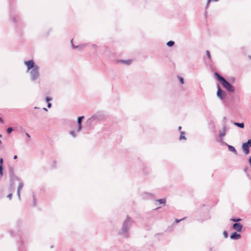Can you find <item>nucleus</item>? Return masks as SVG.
<instances>
[{
    "label": "nucleus",
    "instance_id": "nucleus-22",
    "mask_svg": "<svg viewBox=\"0 0 251 251\" xmlns=\"http://www.w3.org/2000/svg\"><path fill=\"white\" fill-rule=\"evenodd\" d=\"M13 129L12 127H8L7 129V132L8 134H10L11 133V132L12 131H13Z\"/></svg>",
    "mask_w": 251,
    "mask_h": 251
},
{
    "label": "nucleus",
    "instance_id": "nucleus-16",
    "mask_svg": "<svg viewBox=\"0 0 251 251\" xmlns=\"http://www.w3.org/2000/svg\"><path fill=\"white\" fill-rule=\"evenodd\" d=\"M76 132H77L76 131L72 130L69 133L73 138H75L76 137Z\"/></svg>",
    "mask_w": 251,
    "mask_h": 251
},
{
    "label": "nucleus",
    "instance_id": "nucleus-18",
    "mask_svg": "<svg viewBox=\"0 0 251 251\" xmlns=\"http://www.w3.org/2000/svg\"><path fill=\"white\" fill-rule=\"evenodd\" d=\"M175 44V42L173 41H170L167 43V45L168 47H172Z\"/></svg>",
    "mask_w": 251,
    "mask_h": 251
},
{
    "label": "nucleus",
    "instance_id": "nucleus-36",
    "mask_svg": "<svg viewBox=\"0 0 251 251\" xmlns=\"http://www.w3.org/2000/svg\"><path fill=\"white\" fill-rule=\"evenodd\" d=\"M249 162L250 163V165H251V156L250 157V158L249 159Z\"/></svg>",
    "mask_w": 251,
    "mask_h": 251
},
{
    "label": "nucleus",
    "instance_id": "nucleus-25",
    "mask_svg": "<svg viewBox=\"0 0 251 251\" xmlns=\"http://www.w3.org/2000/svg\"><path fill=\"white\" fill-rule=\"evenodd\" d=\"M223 235H224V236L225 238H227L228 237V233H227V232L226 231H224L223 232Z\"/></svg>",
    "mask_w": 251,
    "mask_h": 251
},
{
    "label": "nucleus",
    "instance_id": "nucleus-20",
    "mask_svg": "<svg viewBox=\"0 0 251 251\" xmlns=\"http://www.w3.org/2000/svg\"><path fill=\"white\" fill-rule=\"evenodd\" d=\"M121 62H122V63H124L125 64H126L127 65L130 64V63H131V61L129 60H121Z\"/></svg>",
    "mask_w": 251,
    "mask_h": 251
},
{
    "label": "nucleus",
    "instance_id": "nucleus-15",
    "mask_svg": "<svg viewBox=\"0 0 251 251\" xmlns=\"http://www.w3.org/2000/svg\"><path fill=\"white\" fill-rule=\"evenodd\" d=\"M184 134H185V133L183 131H181L180 132V137H179V140H182V139L186 140V139L185 136H184Z\"/></svg>",
    "mask_w": 251,
    "mask_h": 251
},
{
    "label": "nucleus",
    "instance_id": "nucleus-12",
    "mask_svg": "<svg viewBox=\"0 0 251 251\" xmlns=\"http://www.w3.org/2000/svg\"><path fill=\"white\" fill-rule=\"evenodd\" d=\"M98 118V116L97 115H94L88 120V122H89L90 124H91L94 121L97 120Z\"/></svg>",
    "mask_w": 251,
    "mask_h": 251
},
{
    "label": "nucleus",
    "instance_id": "nucleus-4",
    "mask_svg": "<svg viewBox=\"0 0 251 251\" xmlns=\"http://www.w3.org/2000/svg\"><path fill=\"white\" fill-rule=\"evenodd\" d=\"M251 147V139L248 140V141L243 143L242 145V149L244 152L245 154H248L250 152V147Z\"/></svg>",
    "mask_w": 251,
    "mask_h": 251
},
{
    "label": "nucleus",
    "instance_id": "nucleus-43",
    "mask_svg": "<svg viewBox=\"0 0 251 251\" xmlns=\"http://www.w3.org/2000/svg\"><path fill=\"white\" fill-rule=\"evenodd\" d=\"M1 143V141L0 140V144Z\"/></svg>",
    "mask_w": 251,
    "mask_h": 251
},
{
    "label": "nucleus",
    "instance_id": "nucleus-29",
    "mask_svg": "<svg viewBox=\"0 0 251 251\" xmlns=\"http://www.w3.org/2000/svg\"><path fill=\"white\" fill-rule=\"evenodd\" d=\"M97 48H98V46H97L96 45H95V44H93V45H92V48L93 49H95H95H96Z\"/></svg>",
    "mask_w": 251,
    "mask_h": 251
},
{
    "label": "nucleus",
    "instance_id": "nucleus-27",
    "mask_svg": "<svg viewBox=\"0 0 251 251\" xmlns=\"http://www.w3.org/2000/svg\"><path fill=\"white\" fill-rule=\"evenodd\" d=\"M52 100V99L50 97H46V100L47 102L49 103V102Z\"/></svg>",
    "mask_w": 251,
    "mask_h": 251
},
{
    "label": "nucleus",
    "instance_id": "nucleus-26",
    "mask_svg": "<svg viewBox=\"0 0 251 251\" xmlns=\"http://www.w3.org/2000/svg\"><path fill=\"white\" fill-rule=\"evenodd\" d=\"M206 55H207V57H208V58L210 59L211 56H210V52L208 50H206Z\"/></svg>",
    "mask_w": 251,
    "mask_h": 251
},
{
    "label": "nucleus",
    "instance_id": "nucleus-39",
    "mask_svg": "<svg viewBox=\"0 0 251 251\" xmlns=\"http://www.w3.org/2000/svg\"><path fill=\"white\" fill-rule=\"evenodd\" d=\"M26 135L29 138L30 137V135L27 133H26Z\"/></svg>",
    "mask_w": 251,
    "mask_h": 251
},
{
    "label": "nucleus",
    "instance_id": "nucleus-10",
    "mask_svg": "<svg viewBox=\"0 0 251 251\" xmlns=\"http://www.w3.org/2000/svg\"><path fill=\"white\" fill-rule=\"evenodd\" d=\"M71 44H72V48L74 49L79 48L80 50H81V49L84 48L86 46V44H81L79 46H75L73 43V40H71Z\"/></svg>",
    "mask_w": 251,
    "mask_h": 251
},
{
    "label": "nucleus",
    "instance_id": "nucleus-33",
    "mask_svg": "<svg viewBox=\"0 0 251 251\" xmlns=\"http://www.w3.org/2000/svg\"><path fill=\"white\" fill-rule=\"evenodd\" d=\"M48 107V108H50L51 107V103H50L49 102L48 103V105H47Z\"/></svg>",
    "mask_w": 251,
    "mask_h": 251
},
{
    "label": "nucleus",
    "instance_id": "nucleus-1",
    "mask_svg": "<svg viewBox=\"0 0 251 251\" xmlns=\"http://www.w3.org/2000/svg\"><path fill=\"white\" fill-rule=\"evenodd\" d=\"M24 64L26 67V72L29 73L31 80L33 81L36 80L40 76L39 67L33 60L25 61Z\"/></svg>",
    "mask_w": 251,
    "mask_h": 251
},
{
    "label": "nucleus",
    "instance_id": "nucleus-21",
    "mask_svg": "<svg viewBox=\"0 0 251 251\" xmlns=\"http://www.w3.org/2000/svg\"><path fill=\"white\" fill-rule=\"evenodd\" d=\"M230 220L233 222H238L241 221V219L240 218H238V219L232 218L230 219Z\"/></svg>",
    "mask_w": 251,
    "mask_h": 251
},
{
    "label": "nucleus",
    "instance_id": "nucleus-32",
    "mask_svg": "<svg viewBox=\"0 0 251 251\" xmlns=\"http://www.w3.org/2000/svg\"><path fill=\"white\" fill-rule=\"evenodd\" d=\"M183 219H180V220H178V219H176V223H177L178 222H179L180 221H182Z\"/></svg>",
    "mask_w": 251,
    "mask_h": 251
},
{
    "label": "nucleus",
    "instance_id": "nucleus-13",
    "mask_svg": "<svg viewBox=\"0 0 251 251\" xmlns=\"http://www.w3.org/2000/svg\"><path fill=\"white\" fill-rule=\"evenodd\" d=\"M226 130V128L225 126L223 128V131H220V133H219L220 137L222 138V137H224L226 135V132H225Z\"/></svg>",
    "mask_w": 251,
    "mask_h": 251
},
{
    "label": "nucleus",
    "instance_id": "nucleus-11",
    "mask_svg": "<svg viewBox=\"0 0 251 251\" xmlns=\"http://www.w3.org/2000/svg\"><path fill=\"white\" fill-rule=\"evenodd\" d=\"M227 146L228 147V150L230 151L233 152L235 155L237 154V152L234 147L228 144L227 145Z\"/></svg>",
    "mask_w": 251,
    "mask_h": 251
},
{
    "label": "nucleus",
    "instance_id": "nucleus-2",
    "mask_svg": "<svg viewBox=\"0 0 251 251\" xmlns=\"http://www.w3.org/2000/svg\"><path fill=\"white\" fill-rule=\"evenodd\" d=\"M215 75L217 77V79L219 81L223 87L226 89L228 91L230 92H233L235 91L234 87L231 85L226 79L223 76H221L218 73H215Z\"/></svg>",
    "mask_w": 251,
    "mask_h": 251
},
{
    "label": "nucleus",
    "instance_id": "nucleus-35",
    "mask_svg": "<svg viewBox=\"0 0 251 251\" xmlns=\"http://www.w3.org/2000/svg\"><path fill=\"white\" fill-rule=\"evenodd\" d=\"M18 158V156L17 155H15L14 156V159H16L17 158Z\"/></svg>",
    "mask_w": 251,
    "mask_h": 251
},
{
    "label": "nucleus",
    "instance_id": "nucleus-41",
    "mask_svg": "<svg viewBox=\"0 0 251 251\" xmlns=\"http://www.w3.org/2000/svg\"><path fill=\"white\" fill-rule=\"evenodd\" d=\"M181 126H179L178 127V130L180 131L181 130Z\"/></svg>",
    "mask_w": 251,
    "mask_h": 251
},
{
    "label": "nucleus",
    "instance_id": "nucleus-30",
    "mask_svg": "<svg viewBox=\"0 0 251 251\" xmlns=\"http://www.w3.org/2000/svg\"><path fill=\"white\" fill-rule=\"evenodd\" d=\"M144 194L146 196H151V194L148 193H144Z\"/></svg>",
    "mask_w": 251,
    "mask_h": 251
},
{
    "label": "nucleus",
    "instance_id": "nucleus-3",
    "mask_svg": "<svg viewBox=\"0 0 251 251\" xmlns=\"http://www.w3.org/2000/svg\"><path fill=\"white\" fill-rule=\"evenodd\" d=\"M133 220L129 216H126V219L124 220L123 226L121 228V233L122 234L127 235L129 229L132 223Z\"/></svg>",
    "mask_w": 251,
    "mask_h": 251
},
{
    "label": "nucleus",
    "instance_id": "nucleus-8",
    "mask_svg": "<svg viewBox=\"0 0 251 251\" xmlns=\"http://www.w3.org/2000/svg\"><path fill=\"white\" fill-rule=\"evenodd\" d=\"M232 228L234 230H236L237 232H241L242 228H243V226L240 224V223H235L232 226Z\"/></svg>",
    "mask_w": 251,
    "mask_h": 251
},
{
    "label": "nucleus",
    "instance_id": "nucleus-14",
    "mask_svg": "<svg viewBox=\"0 0 251 251\" xmlns=\"http://www.w3.org/2000/svg\"><path fill=\"white\" fill-rule=\"evenodd\" d=\"M234 124L235 126H236L240 128H243L244 127V124L243 123H239L235 122V123H234Z\"/></svg>",
    "mask_w": 251,
    "mask_h": 251
},
{
    "label": "nucleus",
    "instance_id": "nucleus-24",
    "mask_svg": "<svg viewBox=\"0 0 251 251\" xmlns=\"http://www.w3.org/2000/svg\"><path fill=\"white\" fill-rule=\"evenodd\" d=\"M3 167L1 164L0 165V176H2Z\"/></svg>",
    "mask_w": 251,
    "mask_h": 251
},
{
    "label": "nucleus",
    "instance_id": "nucleus-5",
    "mask_svg": "<svg viewBox=\"0 0 251 251\" xmlns=\"http://www.w3.org/2000/svg\"><path fill=\"white\" fill-rule=\"evenodd\" d=\"M217 96L220 100H223L226 98V94L224 91L222 90L221 88L218 86Z\"/></svg>",
    "mask_w": 251,
    "mask_h": 251
},
{
    "label": "nucleus",
    "instance_id": "nucleus-42",
    "mask_svg": "<svg viewBox=\"0 0 251 251\" xmlns=\"http://www.w3.org/2000/svg\"><path fill=\"white\" fill-rule=\"evenodd\" d=\"M34 109H38V107H34Z\"/></svg>",
    "mask_w": 251,
    "mask_h": 251
},
{
    "label": "nucleus",
    "instance_id": "nucleus-34",
    "mask_svg": "<svg viewBox=\"0 0 251 251\" xmlns=\"http://www.w3.org/2000/svg\"><path fill=\"white\" fill-rule=\"evenodd\" d=\"M3 159L2 158L0 159V165L1 164L2 165Z\"/></svg>",
    "mask_w": 251,
    "mask_h": 251
},
{
    "label": "nucleus",
    "instance_id": "nucleus-37",
    "mask_svg": "<svg viewBox=\"0 0 251 251\" xmlns=\"http://www.w3.org/2000/svg\"><path fill=\"white\" fill-rule=\"evenodd\" d=\"M43 109L44 111H48L47 109L46 108H45V107L43 108Z\"/></svg>",
    "mask_w": 251,
    "mask_h": 251
},
{
    "label": "nucleus",
    "instance_id": "nucleus-31",
    "mask_svg": "<svg viewBox=\"0 0 251 251\" xmlns=\"http://www.w3.org/2000/svg\"><path fill=\"white\" fill-rule=\"evenodd\" d=\"M12 197V194H10L7 196V198H9V199H11Z\"/></svg>",
    "mask_w": 251,
    "mask_h": 251
},
{
    "label": "nucleus",
    "instance_id": "nucleus-40",
    "mask_svg": "<svg viewBox=\"0 0 251 251\" xmlns=\"http://www.w3.org/2000/svg\"><path fill=\"white\" fill-rule=\"evenodd\" d=\"M0 122L2 123L3 121L2 119L0 117Z\"/></svg>",
    "mask_w": 251,
    "mask_h": 251
},
{
    "label": "nucleus",
    "instance_id": "nucleus-6",
    "mask_svg": "<svg viewBox=\"0 0 251 251\" xmlns=\"http://www.w3.org/2000/svg\"><path fill=\"white\" fill-rule=\"evenodd\" d=\"M15 178L19 181V185L17 189V196L19 200L21 199L20 191L22 189L24 186V182L21 178L17 176H15Z\"/></svg>",
    "mask_w": 251,
    "mask_h": 251
},
{
    "label": "nucleus",
    "instance_id": "nucleus-38",
    "mask_svg": "<svg viewBox=\"0 0 251 251\" xmlns=\"http://www.w3.org/2000/svg\"><path fill=\"white\" fill-rule=\"evenodd\" d=\"M33 201H34V205H35V196L34 195H33Z\"/></svg>",
    "mask_w": 251,
    "mask_h": 251
},
{
    "label": "nucleus",
    "instance_id": "nucleus-7",
    "mask_svg": "<svg viewBox=\"0 0 251 251\" xmlns=\"http://www.w3.org/2000/svg\"><path fill=\"white\" fill-rule=\"evenodd\" d=\"M84 118V116H80L77 119L78 127L76 130V131L77 133L79 132L82 128V121L83 120Z\"/></svg>",
    "mask_w": 251,
    "mask_h": 251
},
{
    "label": "nucleus",
    "instance_id": "nucleus-17",
    "mask_svg": "<svg viewBox=\"0 0 251 251\" xmlns=\"http://www.w3.org/2000/svg\"><path fill=\"white\" fill-rule=\"evenodd\" d=\"M157 201L160 204H165V203H166V199H159V200H157Z\"/></svg>",
    "mask_w": 251,
    "mask_h": 251
},
{
    "label": "nucleus",
    "instance_id": "nucleus-28",
    "mask_svg": "<svg viewBox=\"0 0 251 251\" xmlns=\"http://www.w3.org/2000/svg\"><path fill=\"white\" fill-rule=\"evenodd\" d=\"M179 80H180V82L181 83V84H183L184 83V79L182 77H179Z\"/></svg>",
    "mask_w": 251,
    "mask_h": 251
},
{
    "label": "nucleus",
    "instance_id": "nucleus-9",
    "mask_svg": "<svg viewBox=\"0 0 251 251\" xmlns=\"http://www.w3.org/2000/svg\"><path fill=\"white\" fill-rule=\"evenodd\" d=\"M241 237V235L240 234L237 233L236 232H234L230 236V238L233 240H238L240 239Z\"/></svg>",
    "mask_w": 251,
    "mask_h": 251
},
{
    "label": "nucleus",
    "instance_id": "nucleus-19",
    "mask_svg": "<svg viewBox=\"0 0 251 251\" xmlns=\"http://www.w3.org/2000/svg\"><path fill=\"white\" fill-rule=\"evenodd\" d=\"M219 0H207V3H206V8H207L209 5V3L211 2H212V1H215V2H217V1H218Z\"/></svg>",
    "mask_w": 251,
    "mask_h": 251
},
{
    "label": "nucleus",
    "instance_id": "nucleus-23",
    "mask_svg": "<svg viewBox=\"0 0 251 251\" xmlns=\"http://www.w3.org/2000/svg\"><path fill=\"white\" fill-rule=\"evenodd\" d=\"M219 142H220L221 143V144H222V145H225V146H227V145H228V144H227L225 142H224V141H223V139H221L219 140Z\"/></svg>",
    "mask_w": 251,
    "mask_h": 251
}]
</instances>
